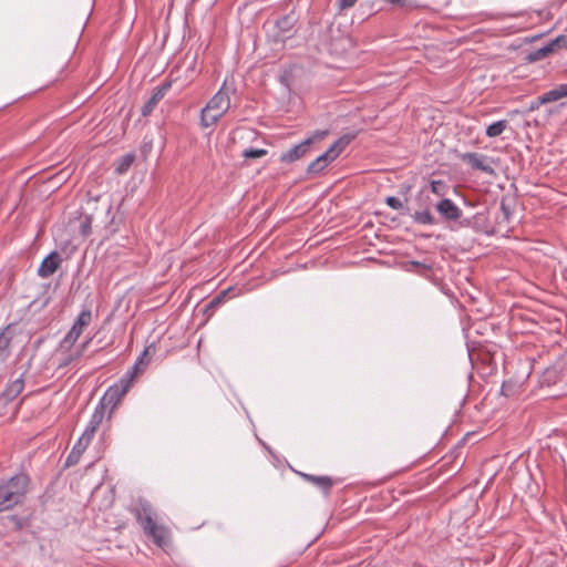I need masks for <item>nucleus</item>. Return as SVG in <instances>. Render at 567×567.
Returning <instances> with one entry per match:
<instances>
[{
  "instance_id": "obj_1",
  "label": "nucleus",
  "mask_w": 567,
  "mask_h": 567,
  "mask_svg": "<svg viewBox=\"0 0 567 567\" xmlns=\"http://www.w3.org/2000/svg\"><path fill=\"white\" fill-rule=\"evenodd\" d=\"M234 89L225 81L217 93L208 101L200 113V125L204 128L215 125L230 107V94Z\"/></svg>"
},
{
  "instance_id": "obj_2",
  "label": "nucleus",
  "mask_w": 567,
  "mask_h": 567,
  "mask_svg": "<svg viewBox=\"0 0 567 567\" xmlns=\"http://www.w3.org/2000/svg\"><path fill=\"white\" fill-rule=\"evenodd\" d=\"M28 484L29 477L24 474H18L0 485V511L9 509L21 503Z\"/></svg>"
},
{
  "instance_id": "obj_3",
  "label": "nucleus",
  "mask_w": 567,
  "mask_h": 567,
  "mask_svg": "<svg viewBox=\"0 0 567 567\" xmlns=\"http://www.w3.org/2000/svg\"><path fill=\"white\" fill-rule=\"evenodd\" d=\"M352 135L346 134L338 138L323 154L312 161L308 167L307 173L317 175L322 172L332 161H334L340 153L351 143Z\"/></svg>"
},
{
  "instance_id": "obj_4",
  "label": "nucleus",
  "mask_w": 567,
  "mask_h": 567,
  "mask_svg": "<svg viewBox=\"0 0 567 567\" xmlns=\"http://www.w3.org/2000/svg\"><path fill=\"white\" fill-rule=\"evenodd\" d=\"M328 135V131H316L311 136L303 140L301 143L295 145L293 147L287 150L286 152H282L280 155V162L282 163H293L298 161L299 158L303 157L309 148L310 145L315 142L323 140Z\"/></svg>"
},
{
  "instance_id": "obj_5",
  "label": "nucleus",
  "mask_w": 567,
  "mask_h": 567,
  "mask_svg": "<svg viewBox=\"0 0 567 567\" xmlns=\"http://www.w3.org/2000/svg\"><path fill=\"white\" fill-rule=\"evenodd\" d=\"M130 385L131 380L128 378L121 379L118 383L110 386L106 390L97 405H102V410L104 412L107 408H110V410L112 411L122 400V398L126 394Z\"/></svg>"
},
{
  "instance_id": "obj_6",
  "label": "nucleus",
  "mask_w": 567,
  "mask_h": 567,
  "mask_svg": "<svg viewBox=\"0 0 567 567\" xmlns=\"http://www.w3.org/2000/svg\"><path fill=\"white\" fill-rule=\"evenodd\" d=\"M298 16L295 11H290L284 17L279 18L275 24L274 39L276 42H285L295 35V25L298 22Z\"/></svg>"
},
{
  "instance_id": "obj_7",
  "label": "nucleus",
  "mask_w": 567,
  "mask_h": 567,
  "mask_svg": "<svg viewBox=\"0 0 567 567\" xmlns=\"http://www.w3.org/2000/svg\"><path fill=\"white\" fill-rule=\"evenodd\" d=\"M131 512L133 513L137 523L141 525L142 529L155 522V511L146 499L138 498Z\"/></svg>"
},
{
  "instance_id": "obj_8",
  "label": "nucleus",
  "mask_w": 567,
  "mask_h": 567,
  "mask_svg": "<svg viewBox=\"0 0 567 567\" xmlns=\"http://www.w3.org/2000/svg\"><path fill=\"white\" fill-rule=\"evenodd\" d=\"M143 532L151 537L158 547L164 548L169 545V530L164 525L153 522L145 526Z\"/></svg>"
},
{
  "instance_id": "obj_9",
  "label": "nucleus",
  "mask_w": 567,
  "mask_h": 567,
  "mask_svg": "<svg viewBox=\"0 0 567 567\" xmlns=\"http://www.w3.org/2000/svg\"><path fill=\"white\" fill-rule=\"evenodd\" d=\"M436 212L445 221H456L462 216V210L450 198H443L435 204Z\"/></svg>"
},
{
  "instance_id": "obj_10",
  "label": "nucleus",
  "mask_w": 567,
  "mask_h": 567,
  "mask_svg": "<svg viewBox=\"0 0 567 567\" xmlns=\"http://www.w3.org/2000/svg\"><path fill=\"white\" fill-rule=\"evenodd\" d=\"M17 332V324L9 323L0 330V360L6 361L11 353V342Z\"/></svg>"
},
{
  "instance_id": "obj_11",
  "label": "nucleus",
  "mask_w": 567,
  "mask_h": 567,
  "mask_svg": "<svg viewBox=\"0 0 567 567\" xmlns=\"http://www.w3.org/2000/svg\"><path fill=\"white\" fill-rule=\"evenodd\" d=\"M460 158L468 164L473 169L481 171L486 174H494V168L485 163L486 156L478 153H463Z\"/></svg>"
},
{
  "instance_id": "obj_12",
  "label": "nucleus",
  "mask_w": 567,
  "mask_h": 567,
  "mask_svg": "<svg viewBox=\"0 0 567 567\" xmlns=\"http://www.w3.org/2000/svg\"><path fill=\"white\" fill-rule=\"evenodd\" d=\"M172 86L171 81H165L157 87H155L153 95L147 100V102L142 107V115L147 116L150 115L155 106L159 103V101L165 96V94L168 92V90Z\"/></svg>"
},
{
  "instance_id": "obj_13",
  "label": "nucleus",
  "mask_w": 567,
  "mask_h": 567,
  "mask_svg": "<svg viewBox=\"0 0 567 567\" xmlns=\"http://www.w3.org/2000/svg\"><path fill=\"white\" fill-rule=\"evenodd\" d=\"M61 261H62V259H61L59 252L52 251L42 260V262L38 269V275L41 278H49L58 270Z\"/></svg>"
},
{
  "instance_id": "obj_14",
  "label": "nucleus",
  "mask_w": 567,
  "mask_h": 567,
  "mask_svg": "<svg viewBox=\"0 0 567 567\" xmlns=\"http://www.w3.org/2000/svg\"><path fill=\"white\" fill-rule=\"evenodd\" d=\"M24 388L23 375H20L18 379L8 383L6 389L0 393V400L3 403H9L13 401Z\"/></svg>"
},
{
  "instance_id": "obj_15",
  "label": "nucleus",
  "mask_w": 567,
  "mask_h": 567,
  "mask_svg": "<svg viewBox=\"0 0 567 567\" xmlns=\"http://www.w3.org/2000/svg\"><path fill=\"white\" fill-rule=\"evenodd\" d=\"M104 415L105 412L102 410V405H96L93 414L91 415L87 426L82 433V435L86 437L89 441H92V439L94 437L97 429L103 422Z\"/></svg>"
},
{
  "instance_id": "obj_16",
  "label": "nucleus",
  "mask_w": 567,
  "mask_h": 567,
  "mask_svg": "<svg viewBox=\"0 0 567 567\" xmlns=\"http://www.w3.org/2000/svg\"><path fill=\"white\" fill-rule=\"evenodd\" d=\"M301 476L307 481L319 487L326 494H328L333 485V481L329 476H316L311 474L302 473Z\"/></svg>"
},
{
  "instance_id": "obj_17",
  "label": "nucleus",
  "mask_w": 567,
  "mask_h": 567,
  "mask_svg": "<svg viewBox=\"0 0 567 567\" xmlns=\"http://www.w3.org/2000/svg\"><path fill=\"white\" fill-rule=\"evenodd\" d=\"M558 382H567V371L559 373L556 368L546 369L542 378V383L550 385Z\"/></svg>"
},
{
  "instance_id": "obj_18",
  "label": "nucleus",
  "mask_w": 567,
  "mask_h": 567,
  "mask_svg": "<svg viewBox=\"0 0 567 567\" xmlns=\"http://www.w3.org/2000/svg\"><path fill=\"white\" fill-rule=\"evenodd\" d=\"M515 206V199L511 196H504L501 199V212H502V219H498V224L506 223L508 224L512 219V215L514 212Z\"/></svg>"
},
{
  "instance_id": "obj_19",
  "label": "nucleus",
  "mask_w": 567,
  "mask_h": 567,
  "mask_svg": "<svg viewBox=\"0 0 567 567\" xmlns=\"http://www.w3.org/2000/svg\"><path fill=\"white\" fill-rule=\"evenodd\" d=\"M567 96V83L559 84L554 89L542 94V101H546V103L556 102L563 97Z\"/></svg>"
},
{
  "instance_id": "obj_20",
  "label": "nucleus",
  "mask_w": 567,
  "mask_h": 567,
  "mask_svg": "<svg viewBox=\"0 0 567 567\" xmlns=\"http://www.w3.org/2000/svg\"><path fill=\"white\" fill-rule=\"evenodd\" d=\"M411 217L414 223L420 225H436L439 223L429 208L416 210Z\"/></svg>"
},
{
  "instance_id": "obj_21",
  "label": "nucleus",
  "mask_w": 567,
  "mask_h": 567,
  "mask_svg": "<svg viewBox=\"0 0 567 567\" xmlns=\"http://www.w3.org/2000/svg\"><path fill=\"white\" fill-rule=\"evenodd\" d=\"M91 320H92V312H91V310L90 309H84V310H82L79 313V316H78V318H76V320H75V322L73 323L72 327L74 329H78V331L80 333H82L84 328L90 324Z\"/></svg>"
},
{
  "instance_id": "obj_22",
  "label": "nucleus",
  "mask_w": 567,
  "mask_h": 567,
  "mask_svg": "<svg viewBox=\"0 0 567 567\" xmlns=\"http://www.w3.org/2000/svg\"><path fill=\"white\" fill-rule=\"evenodd\" d=\"M507 125L508 122L506 120L494 122L487 126L486 135L488 137H497L506 130Z\"/></svg>"
},
{
  "instance_id": "obj_23",
  "label": "nucleus",
  "mask_w": 567,
  "mask_h": 567,
  "mask_svg": "<svg viewBox=\"0 0 567 567\" xmlns=\"http://www.w3.org/2000/svg\"><path fill=\"white\" fill-rule=\"evenodd\" d=\"M551 54L550 48L546 44L530 53H528L526 60L528 62H537Z\"/></svg>"
},
{
  "instance_id": "obj_24",
  "label": "nucleus",
  "mask_w": 567,
  "mask_h": 567,
  "mask_svg": "<svg viewBox=\"0 0 567 567\" xmlns=\"http://www.w3.org/2000/svg\"><path fill=\"white\" fill-rule=\"evenodd\" d=\"M135 156L133 154H125L118 159L117 166L115 167V172L117 174H124L128 171L131 165L133 164Z\"/></svg>"
},
{
  "instance_id": "obj_25",
  "label": "nucleus",
  "mask_w": 567,
  "mask_h": 567,
  "mask_svg": "<svg viewBox=\"0 0 567 567\" xmlns=\"http://www.w3.org/2000/svg\"><path fill=\"white\" fill-rule=\"evenodd\" d=\"M550 48L551 53L557 52L560 49H567V34H560L554 40L547 43Z\"/></svg>"
},
{
  "instance_id": "obj_26",
  "label": "nucleus",
  "mask_w": 567,
  "mask_h": 567,
  "mask_svg": "<svg viewBox=\"0 0 567 567\" xmlns=\"http://www.w3.org/2000/svg\"><path fill=\"white\" fill-rule=\"evenodd\" d=\"M82 333H80L78 331V329H74L73 327L71 328V330L66 333V336L63 338L62 340V343L61 346L62 347H71L73 346L76 340L79 339V337L81 336Z\"/></svg>"
},
{
  "instance_id": "obj_27",
  "label": "nucleus",
  "mask_w": 567,
  "mask_h": 567,
  "mask_svg": "<svg viewBox=\"0 0 567 567\" xmlns=\"http://www.w3.org/2000/svg\"><path fill=\"white\" fill-rule=\"evenodd\" d=\"M90 443L91 441L81 435V437L78 440V442L74 444L72 449L73 454H79L81 456L83 452L86 450V447L90 445Z\"/></svg>"
},
{
  "instance_id": "obj_28",
  "label": "nucleus",
  "mask_w": 567,
  "mask_h": 567,
  "mask_svg": "<svg viewBox=\"0 0 567 567\" xmlns=\"http://www.w3.org/2000/svg\"><path fill=\"white\" fill-rule=\"evenodd\" d=\"M267 155V150H264V148H247V150H244L243 152V156L245 158H259V157H262Z\"/></svg>"
},
{
  "instance_id": "obj_29",
  "label": "nucleus",
  "mask_w": 567,
  "mask_h": 567,
  "mask_svg": "<svg viewBox=\"0 0 567 567\" xmlns=\"http://www.w3.org/2000/svg\"><path fill=\"white\" fill-rule=\"evenodd\" d=\"M431 192L442 196L444 194L445 184L442 181H432L430 184Z\"/></svg>"
},
{
  "instance_id": "obj_30",
  "label": "nucleus",
  "mask_w": 567,
  "mask_h": 567,
  "mask_svg": "<svg viewBox=\"0 0 567 567\" xmlns=\"http://www.w3.org/2000/svg\"><path fill=\"white\" fill-rule=\"evenodd\" d=\"M385 203L388 206H390L391 208L396 209V210L403 208L402 202L398 197H394V196L386 197Z\"/></svg>"
},
{
  "instance_id": "obj_31",
  "label": "nucleus",
  "mask_w": 567,
  "mask_h": 567,
  "mask_svg": "<svg viewBox=\"0 0 567 567\" xmlns=\"http://www.w3.org/2000/svg\"><path fill=\"white\" fill-rule=\"evenodd\" d=\"M146 355H147V349L144 350V352L138 357L137 361L135 362V364L133 367L131 377H133L138 371L141 364L145 365L148 363V361H145Z\"/></svg>"
},
{
  "instance_id": "obj_32",
  "label": "nucleus",
  "mask_w": 567,
  "mask_h": 567,
  "mask_svg": "<svg viewBox=\"0 0 567 567\" xmlns=\"http://www.w3.org/2000/svg\"><path fill=\"white\" fill-rule=\"evenodd\" d=\"M357 0H338V8L340 11L354 7Z\"/></svg>"
},
{
  "instance_id": "obj_33",
  "label": "nucleus",
  "mask_w": 567,
  "mask_h": 567,
  "mask_svg": "<svg viewBox=\"0 0 567 567\" xmlns=\"http://www.w3.org/2000/svg\"><path fill=\"white\" fill-rule=\"evenodd\" d=\"M80 457L81 456L79 454H73V451H71L66 457L65 466L69 467L75 465L79 462Z\"/></svg>"
},
{
  "instance_id": "obj_34",
  "label": "nucleus",
  "mask_w": 567,
  "mask_h": 567,
  "mask_svg": "<svg viewBox=\"0 0 567 567\" xmlns=\"http://www.w3.org/2000/svg\"><path fill=\"white\" fill-rule=\"evenodd\" d=\"M543 104H547V103H546V101H542V95H539L530 102L528 110L535 111V110L539 109V106Z\"/></svg>"
},
{
  "instance_id": "obj_35",
  "label": "nucleus",
  "mask_w": 567,
  "mask_h": 567,
  "mask_svg": "<svg viewBox=\"0 0 567 567\" xmlns=\"http://www.w3.org/2000/svg\"><path fill=\"white\" fill-rule=\"evenodd\" d=\"M512 388H513L512 384L504 382L502 385V389H501L502 394L505 396L512 395V393H513Z\"/></svg>"
},
{
  "instance_id": "obj_36",
  "label": "nucleus",
  "mask_w": 567,
  "mask_h": 567,
  "mask_svg": "<svg viewBox=\"0 0 567 567\" xmlns=\"http://www.w3.org/2000/svg\"><path fill=\"white\" fill-rule=\"evenodd\" d=\"M411 264H412V266L422 267L423 269H426V270H429L431 268L429 265L422 264L420 261H412Z\"/></svg>"
},
{
  "instance_id": "obj_37",
  "label": "nucleus",
  "mask_w": 567,
  "mask_h": 567,
  "mask_svg": "<svg viewBox=\"0 0 567 567\" xmlns=\"http://www.w3.org/2000/svg\"><path fill=\"white\" fill-rule=\"evenodd\" d=\"M91 339L86 340L85 342L82 343V349H85L87 347V344L90 343Z\"/></svg>"
},
{
  "instance_id": "obj_38",
  "label": "nucleus",
  "mask_w": 567,
  "mask_h": 567,
  "mask_svg": "<svg viewBox=\"0 0 567 567\" xmlns=\"http://www.w3.org/2000/svg\"><path fill=\"white\" fill-rule=\"evenodd\" d=\"M219 301H220V297H217L214 300H212L210 305H214V303L219 302Z\"/></svg>"
},
{
  "instance_id": "obj_39",
  "label": "nucleus",
  "mask_w": 567,
  "mask_h": 567,
  "mask_svg": "<svg viewBox=\"0 0 567 567\" xmlns=\"http://www.w3.org/2000/svg\"><path fill=\"white\" fill-rule=\"evenodd\" d=\"M195 63H196V59H194L193 64H192V65H189V69H190L192 71H194V70H195Z\"/></svg>"
}]
</instances>
